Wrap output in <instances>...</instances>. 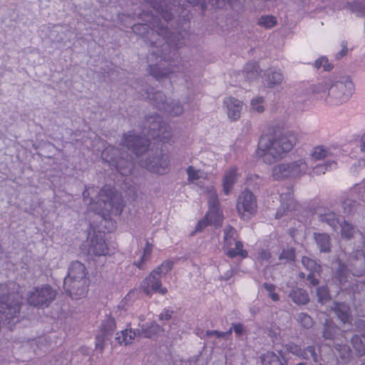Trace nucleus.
Listing matches in <instances>:
<instances>
[{
  "mask_svg": "<svg viewBox=\"0 0 365 365\" xmlns=\"http://www.w3.org/2000/svg\"><path fill=\"white\" fill-rule=\"evenodd\" d=\"M237 178L238 173L236 168H230L225 172L222 179V191L225 195H230Z\"/></svg>",
  "mask_w": 365,
  "mask_h": 365,
  "instance_id": "nucleus-23",
  "label": "nucleus"
},
{
  "mask_svg": "<svg viewBox=\"0 0 365 365\" xmlns=\"http://www.w3.org/2000/svg\"><path fill=\"white\" fill-rule=\"evenodd\" d=\"M250 108L252 110L256 111L259 113L264 112L265 109L264 98L262 97H257L252 99L250 102Z\"/></svg>",
  "mask_w": 365,
  "mask_h": 365,
  "instance_id": "nucleus-48",
  "label": "nucleus"
},
{
  "mask_svg": "<svg viewBox=\"0 0 365 365\" xmlns=\"http://www.w3.org/2000/svg\"><path fill=\"white\" fill-rule=\"evenodd\" d=\"M351 343L353 346L359 356L365 354V341L361 337L359 336H354L351 339Z\"/></svg>",
  "mask_w": 365,
  "mask_h": 365,
  "instance_id": "nucleus-43",
  "label": "nucleus"
},
{
  "mask_svg": "<svg viewBox=\"0 0 365 365\" xmlns=\"http://www.w3.org/2000/svg\"><path fill=\"white\" fill-rule=\"evenodd\" d=\"M279 259L286 262H293L295 259V251L294 248H287L282 250L279 257Z\"/></svg>",
  "mask_w": 365,
  "mask_h": 365,
  "instance_id": "nucleus-52",
  "label": "nucleus"
},
{
  "mask_svg": "<svg viewBox=\"0 0 365 365\" xmlns=\"http://www.w3.org/2000/svg\"><path fill=\"white\" fill-rule=\"evenodd\" d=\"M224 232L225 247L232 246L233 242L237 241L235 240L236 230L233 227L228 226L225 229Z\"/></svg>",
  "mask_w": 365,
  "mask_h": 365,
  "instance_id": "nucleus-44",
  "label": "nucleus"
},
{
  "mask_svg": "<svg viewBox=\"0 0 365 365\" xmlns=\"http://www.w3.org/2000/svg\"><path fill=\"white\" fill-rule=\"evenodd\" d=\"M297 321L306 329H309L313 325L312 317L303 312L299 313L297 315Z\"/></svg>",
  "mask_w": 365,
  "mask_h": 365,
  "instance_id": "nucleus-51",
  "label": "nucleus"
},
{
  "mask_svg": "<svg viewBox=\"0 0 365 365\" xmlns=\"http://www.w3.org/2000/svg\"><path fill=\"white\" fill-rule=\"evenodd\" d=\"M283 80L282 73L277 69L269 68L266 71L264 74V81L268 86L273 87L275 85L280 84Z\"/></svg>",
  "mask_w": 365,
  "mask_h": 365,
  "instance_id": "nucleus-29",
  "label": "nucleus"
},
{
  "mask_svg": "<svg viewBox=\"0 0 365 365\" xmlns=\"http://www.w3.org/2000/svg\"><path fill=\"white\" fill-rule=\"evenodd\" d=\"M315 242L321 252H329L330 251V237L326 233H315Z\"/></svg>",
  "mask_w": 365,
  "mask_h": 365,
  "instance_id": "nucleus-31",
  "label": "nucleus"
},
{
  "mask_svg": "<svg viewBox=\"0 0 365 365\" xmlns=\"http://www.w3.org/2000/svg\"><path fill=\"white\" fill-rule=\"evenodd\" d=\"M86 275L85 265L78 261L73 262L68 267V274L64 281L70 282L71 280L88 279Z\"/></svg>",
  "mask_w": 365,
  "mask_h": 365,
  "instance_id": "nucleus-20",
  "label": "nucleus"
},
{
  "mask_svg": "<svg viewBox=\"0 0 365 365\" xmlns=\"http://www.w3.org/2000/svg\"><path fill=\"white\" fill-rule=\"evenodd\" d=\"M149 19L145 24H136L132 27L133 31L137 35L153 38L157 35L161 36L158 41H150L152 50L148 56L150 74L157 80L170 76V74L178 72V68L171 62V58L175 55L176 50L185 44L184 36L182 34H175L169 32L168 29L163 25L158 16H148Z\"/></svg>",
  "mask_w": 365,
  "mask_h": 365,
  "instance_id": "nucleus-1",
  "label": "nucleus"
},
{
  "mask_svg": "<svg viewBox=\"0 0 365 365\" xmlns=\"http://www.w3.org/2000/svg\"><path fill=\"white\" fill-rule=\"evenodd\" d=\"M336 349L338 351L342 359L346 360L350 358L351 349L346 344H336Z\"/></svg>",
  "mask_w": 365,
  "mask_h": 365,
  "instance_id": "nucleus-53",
  "label": "nucleus"
},
{
  "mask_svg": "<svg viewBox=\"0 0 365 365\" xmlns=\"http://www.w3.org/2000/svg\"><path fill=\"white\" fill-rule=\"evenodd\" d=\"M348 261L351 267L352 274L349 273L346 265L339 262L336 278L341 286L354 291V284L351 281L352 275L361 276L365 274V255L362 250H356L350 255Z\"/></svg>",
  "mask_w": 365,
  "mask_h": 365,
  "instance_id": "nucleus-7",
  "label": "nucleus"
},
{
  "mask_svg": "<svg viewBox=\"0 0 365 365\" xmlns=\"http://www.w3.org/2000/svg\"><path fill=\"white\" fill-rule=\"evenodd\" d=\"M64 281L63 288L66 292L73 299H78L86 296L89 284L88 279Z\"/></svg>",
  "mask_w": 365,
  "mask_h": 365,
  "instance_id": "nucleus-15",
  "label": "nucleus"
},
{
  "mask_svg": "<svg viewBox=\"0 0 365 365\" xmlns=\"http://www.w3.org/2000/svg\"><path fill=\"white\" fill-rule=\"evenodd\" d=\"M232 330L237 335L240 336L243 334L245 329L242 324H233L232 327L227 331L208 330L206 331V336L208 337L215 336L216 338H222L227 339L231 335Z\"/></svg>",
  "mask_w": 365,
  "mask_h": 365,
  "instance_id": "nucleus-24",
  "label": "nucleus"
},
{
  "mask_svg": "<svg viewBox=\"0 0 365 365\" xmlns=\"http://www.w3.org/2000/svg\"><path fill=\"white\" fill-rule=\"evenodd\" d=\"M121 145L126 148L130 154L128 153L125 157L118 148L109 146L102 152V158L121 175H128L133 169V155L138 157L147 151L149 140L147 138L136 135L133 131H129L123 135Z\"/></svg>",
  "mask_w": 365,
  "mask_h": 365,
  "instance_id": "nucleus-2",
  "label": "nucleus"
},
{
  "mask_svg": "<svg viewBox=\"0 0 365 365\" xmlns=\"http://www.w3.org/2000/svg\"><path fill=\"white\" fill-rule=\"evenodd\" d=\"M207 193L209 210L220 209L217 193L213 186H208L205 189Z\"/></svg>",
  "mask_w": 365,
  "mask_h": 365,
  "instance_id": "nucleus-34",
  "label": "nucleus"
},
{
  "mask_svg": "<svg viewBox=\"0 0 365 365\" xmlns=\"http://www.w3.org/2000/svg\"><path fill=\"white\" fill-rule=\"evenodd\" d=\"M243 73L248 81H252L257 78L260 73L259 65L255 62L248 63L245 66Z\"/></svg>",
  "mask_w": 365,
  "mask_h": 365,
  "instance_id": "nucleus-35",
  "label": "nucleus"
},
{
  "mask_svg": "<svg viewBox=\"0 0 365 365\" xmlns=\"http://www.w3.org/2000/svg\"><path fill=\"white\" fill-rule=\"evenodd\" d=\"M286 350L301 358H306L304 352H302L303 349L301 347L294 343H289L285 345Z\"/></svg>",
  "mask_w": 365,
  "mask_h": 365,
  "instance_id": "nucleus-50",
  "label": "nucleus"
},
{
  "mask_svg": "<svg viewBox=\"0 0 365 365\" xmlns=\"http://www.w3.org/2000/svg\"><path fill=\"white\" fill-rule=\"evenodd\" d=\"M257 24L266 29H269L276 26L277 19L272 15H264L258 19Z\"/></svg>",
  "mask_w": 365,
  "mask_h": 365,
  "instance_id": "nucleus-40",
  "label": "nucleus"
},
{
  "mask_svg": "<svg viewBox=\"0 0 365 365\" xmlns=\"http://www.w3.org/2000/svg\"><path fill=\"white\" fill-rule=\"evenodd\" d=\"M233 245L230 247H225L227 249V255L230 258L235 257H240L242 258H246L247 257V252L243 249V245L240 241H235Z\"/></svg>",
  "mask_w": 365,
  "mask_h": 365,
  "instance_id": "nucleus-30",
  "label": "nucleus"
},
{
  "mask_svg": "<svg viewBox=\"0 0 365 365\" xmlns=\"http://www.w3.org/2000/svg\"><path fill=\"white\" fill-rule=\"evenodd\" d=\"M56 297V292L49 285L36 287L27 295L29 304L37 307H48Z\"/></svg>",
  "mask_w": 365,
  "mask_h": 365,
  "instance_id": "nucleus-13",
  "label": "nucleus"
},
{
  "mask_svg": "<svg viewBox=\"0 0 365 365\" xmlns=\"http://www.w3.org/2000/svg\"><path fill=\"white\" fill-rule=\"evenodd\" d=\"M310 168L308 158L299 157L290 162L274 165L272 169V175L275 180L299 178L309 173Z\"/></svg>",
  "mask_w": 365,
  "mask_h": 365,
  "instance_id": "nucleus-8",
  "label": "nucleus"
},
{
  "mask_svg": "<svg viewBox=\"0 0 365 365\" xmlns=\"http://www.w3.org/2000/svg\"><path fill=\"white\" fill-rule=\"evenodd\" d=\"M260 359L262 365H284L286 363L281 352L267 351L262 354Z\"/></svg>",
  "mask_w": 365,
  "mask_h": 365,
  "instance_id": "nucleus-25",
  "label": "nucleus"
},
{
  "mask_svg": "<svg viewBox=\"0 0 365 365\" xmlns=\"http://www.w3.org/2000/svg\"><path fill=\"white\" fill-rule=\"evenodd\" d=\"M332 310L342 323H349L350 309L346 304L336 302L334 303V306L332 307Z\"/></svg>",
  "mask_w": 365,
  "mask_h": 365,
  "instance_id": "nucleus-28",
  "label": "nucleus"
},
{
  "mask_svg": "<svg viewBox=\"0 0 365 365\" xmlns=\"http://www.w3.org/2000/svg\"><path fill=\"white\" fill-rule=\"evenodd\" d=\"M341 50L336 54V58H340L344 57L347 54L348 48H347V42L344 41L341 42Z\"/></svg>",
  "mask_w": 365,
  "mask_h": 365,
  "instance_id": "nucleus-58",
  "label": "nucleus"
},
{
  "mask_svg": "<svg viewBox=\"0 0 365 365\" xmlns=\"http://www.w3.org/2000/svg\"><path fill=\"white\" fill-rule=\"evenodd\" d=\"M339 227H340L341 236L344 239H351L356 232L355 227L343 219Z\"/></svg>",
  "mask_w": 365,
  "mask_h": 365,
  "instance_id": "nucleus-37",
  "label": "nucleus"
},
{
  "mask_svg": "<svg viewBox=\"0 0 365 365\" xmlns=\"http://www.w3.org/2000/svg\"><path fill=\"white\" fill-rule=\"evenodd\" d=\"M302 263L307 270L310 271V273L319 272L321 269L320 265L315 260L307 257H302Z\"/></svg>",
  "mask_w": 365,
  "mask_h": 365,
  "instance_id": "nucleus-42",
  "label": "nucleus"
},
{
  "mask_svg": "<svg viewBox=\"0 0 365 365\" xmlns=\"http://www.w3.org/2000/svg\"><path fill=\"white\" fill-rule=\"evenodd\" d=\"M236 210L242 219L249 220L253 216L257 210V201L256 196L249 190H245L239 195Z\"/></svg>",
  "mask_w": 365,
  "mask_h": 365,
  "instance_id": "nucleus-12",
  "label": "nucleus"
},
{
  "mask_svg": "<svg viewBox=\"0 0 365 365\" xmlns=\"http://www.w3.org/2000/svg\"><path fill=\"white\" fill-rule=\"evenodd\" d=\"M307 280L313 286H316L319 284V280L314 277V273H309L307 276Z\"/></svg>",
  "mask_w": 365,
  "mask_h": 365,
  "instance_id": "nucleus-64",
  "label": "nucleus"
},
{
  "mask_svg": "<svg viewBox=\"0 0 365 365\" xmlns=\"http://www.w3.org/2000/svg\"><path fill=\"white\" fill-rule=\"evenodd\" d=\"M153 250V246L148 242H146L145 247L143 250V256L140 257V259L135 262V264L140 269L143 267V263L147 261L151 255Z\"/></svg>",
  "mask_w": 365,
  "mask_h": 365,
  "instance_id": "nucleus-47",
  "label": "nucleus"
},
{
  "mask_svg": "<svg viewBox=\"0 0 365 365\" xmlns=\"http://www.w3.org/2000/svg\"><path fill=\"white\" fill-rule=\"evenodd\" d=\"M146 91L140 96L143 98H148L151 103L160 110L170 116H178L183 113V106L178 101H168L165 95L160 91Z\"/></svg>",
  "mask_w": 365,
  "mask_h": 365,
  "instance_id": "nucleus-10",
  "label": "nucleus"
},
{
  "mask_svg": "<svg viewBox=\"0 0 365 365\" xmlns=\"http://www.w3.org/2000/svg\"><path fill=\"white\" fill-rule=\"evenodd\" d=\"M93 192H96V190H95V187H88V188H86L85 190L83 191V200L85 201L86 203L88 202V200H89V197H90V195L91 193H93Z\"/></svg>",
  "mask_w": 365,
  "mask_h": 365,
  "instance_id": "nucleus-59",
  "label": "nucleus"
},
{
  "mask_svg": "<svg viewBox=\"0 0 365 365\" xmlns=\"http://www.w3.org/2000/svg\"><path fill=\"white\" fill-rule=\"evenodd\" d=\"M336 167V163L334 161H327L313 167L312 171L314 174L321 175L324 174L327 171L334 169Z\"/></svg>",
  "mask_w": 365,
  "mask_h": 365,
  "instance_id": "nucleus-41",
  "label": "nucleus"
},
{
  "mask_svg": "<svg viewBox=\"0 0 365 365\" xmlns=\"http://www.w3.org/2000/svg\"><path fill=\"white\" fill-rule=\"evenodd\" d=\"M297 141V135L292 131L264 135L258 144V155L265 163L271 164L284 158Z\"/></svg>",
  "mask_w": 365,
  "mask_h": 365,
  "instance_id": "nucleus-3",
  "label": "nucleus"
},
{
  "mask_svg": "<svg viewBox=\"0 0 365 365\" xmlns=\"http://www.w3.org/2000/svg\"><path fill=\"white\" fill-rule=\"evenodd\" d=\"M140 165L152 173L163 175L168 172L169 165L168 156L164 154H157L142 161Z\"/></svg>",
  "mask_w": 365,
  "mask_h": 365,
  "instance_id": "nucleus-14",
  "label": "nucleus"
},
{
  "mask_svg": "<svg viewBox=\"0 0 365 365\" xmlns=\"http://www.w3.org/2000/svg\"><path fill=\"white\" fill-rule=\"evenodd\" d=\"M359 167V168H364L365 167V160L364 159H361V160H359L357 163L354 164L351 168V171L355 174L356 173V167Z\"/></svg>",
  "mask_w": 365,
  "mask_h": 365,
  "instance_id": "nucleus-62",
  "label": "nucleus"
},
{
  "mask_svg": "<svg viewBox=\"0 0 365 365\" xmlns=\"http://www.w3.org/2000/svg\"><path fill=\"white\" fill-rule=\"evenodd\" d=\"M289 297L297 304H306L309 301L307 292L300 288L292 289L289 293Z\"/></svg>",
  "mask_w": 365,
  "mask_h": 365,
  "instance_id": "nucleus-32",
  "label": "nucleus"
},
{
  "mask_svg": "<svg viewBox=\"0 0 365 365\" xmlns=\"http://www.w3.org/2000/svg\"><path fill=\"white\" fill-rule=\"evenodd\" d=\"M21 297L18 292H9L6 284H0V323L11 329L19 313Z\"/></svg>",
  "mask_w": 365,
  "mask_h": 365,
  "instance_id": "nucleus-6",
  "label": "nucleus"
},
{
  "mask_svg": "<svg viewBox=\"0 0 365 365\" xmlns=\"http://www.w3.org/2000/svg\"><path fill=\"white\" fill-rule=\"evenodd\" d=\"M130 326V324L127 323V327ZM138 335H140L139 331L127 327L115 334V341L119 345L127 346L131 344Z\"/></svg>",
  "mask_w": 365,
  "mask_h": 365,
  "instance_id": "nucleus-21",
  "label": "nucleus"
},
{
  "mask_svg": "<svg viewBox=\"0 0 365 365\" xmlns=\"http://www.w3.org/2000/svg\"><path fill=\"white\" fill-rule=\"evenodd\" d=\"M88 210L101 216L105 222H109L110 216L121 214L123 200L113 188L105 186L98 192L97 200L89 202Z\"/></svg>",
  "mask_w": 365,
  "mask_h": 365,
  "instance_id": "nucleus-5",
  "label": "nucleus"
},
{
  "mask_svg": "<svg viewBox=\"0 0 365 365\" xmlns=\"http://www.w3.org/2000/svg\"><path fill=\"white\" fill-rule=\"evenodd\" d=\"M187 180L190 183L197 184V181L203 178L204 173L200 170L195 169L193 166H189L186 169Z\"/></svg>",
  "mask_w": 365,
  "mask_h": 365,
  "instance_id": "nucleus-39",
  "label": "nucleus"
},
{
  "mask_svg": "<svg viewBox=\"0 0 365 365\" xmlns=\"http://www.w3.org/2000/svg\"><path fill=\"white\" fill-rule=\"evenodd\" d=\"M354 91V84L349 76L329 78L314 86L313 92L325 97L329 106H338L347 102Z\"/></svg>",
  "mask_w": 365,
  "mask_h": 365,
  "instance_id": "nucleus-4",
  "label": "nucleus"
},
{
  "mask_svg": "<svg viewBox=\"0 0 365 365\" xmlns=\"http://www.w3.org/2000/svg\"><path fill=\"white\" fill-rule=\"evenodd\" d=\"M160 277L152 272L141 283L140 289L146 295L158 292L165 295L168 292L165 287H162Z\"/></svg>",
  "mask_w": 365,
  "mask_h": 365,
  "instance_id": "nucleus-16",
  "label": "nucleus"
},
{
  "mask_svg": "<svg viewBox=\"0 0 365 365\" xmlns=\"http://www.w3.org/2000/svg\"><path fill=\"white\" fill-rule=\"evenodd\" d=\"M173 314V311L164 309L162 312L159 314L158 319L161 322H167L172 319V316Z\"/></svg>",
  "mask_w": 365,
  "mask_h": 365,
  "instance_id": "nucleus-56",
  "label": "nucleus"
},
{
  "mask_svg": "<svg viewBox=\"0 0 365 365\" xmlns=\"http://www.w3.org/2000/svg\"><path fill=\"white\" fill-rule=\"evenodd\" d=\"M339 334V329L334 325L333 322L329 319H327L324 323V328L323 331V336L326 339H335Z\"/></svg>",
  "mask_w": 365,
  "mask_h": 365,
  "instance_id": "nucleus-33",
  "label": "nucleus"
},
{
  "mask_svg": "<svg viewBox=\"0 0 365 365\" xmlns=\"http://www.w3.org/2000/svg\"><path fill=\"white\" fill-rule=\"evenodd\" d=\"M357 329L359 331L363 332V337L365 340V320L360 319L357 322L356 324Z\"/></svg>",
  "mask_w": 365,
  "mask_h": 365,
  "instance_id": "nucleus-61",
  "label": "nucleus"
},
{
  "mask_svg": "<svg viewBox=\"0 0 365 365\" xmlns=\"http://www.w3.org/2000/svg\"><path fill=\"white\" fill-rule=\"evenodd\" d=\"M126 311L118 309L111 314H106L100 326V333L96 336V349L102 352L106 342L110 339L116 329L117 324L123 321L126 316Z\"/></svg>",
  "mask_w": 365,
  "mask_h": 365,
  "instance_id": "nucleus-9",
  "label": "nucleus"
},
{
  "mask_svg": "<svg viewBox=\"0 0 365 365\" xmlns=\"http://www.w3.org/2000/svg\"><path fill=\"white\" fill-rule=\"evenodd\" d=\"M281 205L276 213V218H280L285 213L296 207V202L293 198L292 189L288 188L285 192L280 195Z\"/></svg>",
  "mask_w": 365,
  "mask_h": 365,
  "instance_id": "nucleus-18",
  "label": "nucleus"
},
{
  "mask_svg": "<svg viewBox=\"0 0 365 365\" xmlns=\"http://www.w3.org/2000/svg\"><path fill=\"white\" fill-rule=\"evenodd\" d=\"M346 9L358 16L365 17V1H346Z\"/></svg>",
  "mask_w": 365,
  "mask_h": 365,
  "instance_id": "nucleus-36",
  "label": "nucleus"
},
{
  "mask_svg": "<svg viewBox=\"0 0 365 365\" xmlns=\"http://www.w3.org/2000/svg\"><path fill=\"white\" fill-rule=\"evenodd\" d=\"M344 213L346 215H351L355 213L357 210L358 204L356 201L347 199L342 204Z\"/></svg>",
  "mask_w": 365,
  "mask_h": 365,
  "instance_id": "nucleus-45",
  "label": "nucleus"
},
{
  "mask_svg": "<svg viewBox=\"0 0 365 365\" xmlns=\"http://www.w3.org/2000/svg\"><path fill=\"white\" fill-rule=\"evenodd\" d=\"M270 257V252L267 250H262V252L259 253V257L262 261H269Z\"/></svg>",
  "mask_w": 365,
  "mask_h": 365,
  "instance_id": "nucleus-63",
  "label": "nucleus"
},
{
  "mask_svg": "<svg viewBox=\"0 0 365 365\" xmlns=\"http://www.w3.org/2000/svg\"><path fill=\"white\" fill-rule=\"evenodd\" d=\"M173 265V264L171 261H165L153 272L161 278L167 274V273L172 269Z\"/></svg>",
  "mask_w": 365,
  "mask_h": 365,
  "instance_id": "nucleus-46",
  "label": "nucleus"
},
{
  "mask_svg": "<svg viewBox=\"0 0 365 365\" xmlns=\"http://www.w3.org/2000/svg\"><path fill=\"white\" fill-rule=\"evenodd\" d=\"M318 302L323 304L328 302L330 299L329 293L327 286H321L317 289Z\"/></svg>",
  "mask_w": 365,
  "mask_h": 365,
  "instance_id": "nucleus-49",
  "label": "nucleus"
},
{
  "mask_svg": "<svg viewBox=\"0 0 365 365\" xmlns=\"http://www.w3.org/2000/svg\"><path fill=\"white\" fill-rule=\"evenodd\" d=\"M88 251L96 256H105L108 253V248L103 236H96L91 240Z\"/></svg>",
  "mask_w": 365,
  "mask_h": 365,
  "instance_id": "nucleus-22",
  "label": "nucleus"
},
{
  "mask_svg": "<svg viewBox=\"0 0 365 365\" xmlns=\"http://www.w3.org/2000/svg\"><path fill=\"white\" fill-rule=\"evenodd\" d=\"M314 66L317 68H319L321 67H324V70L329 71L331 69L330 65L328 63V59L326 57H320L317 59L314 62Z\"/></svg>",
  "mask_w": 365,
  "mask_h": 365,
  "instance_id": "nucleus-54",
  "label": "nucleus"
},
{
  "mask_svg": "<svg viewBox=\"0 0 365 365\" xmlns=\"http://www.w3.org/2000/svg\"><path fill=\"white\" fill-rule=\"evenodd\" d=\"M354 191H359V196L365 202V187H362V185H356L354 188Z\"/></svg>",
  "mask_w": 365,
  "mask_h": 365,
  "instance_id": "nucleus-60",
  "label": "nucleus"
},
{
  "mask_svg": "<svg viewBox=\"0 0 365 365\" xmlns=\"http://www.w3.org/2000/svg\"><path fill=\"white\" fill-rule=\"evenodd\" d=\"M319 219L322 222L327 224L334 230L339 228L342 219L338 217L334 212L325 211L324 213L319 215Z\"/></svg>",
  "mask_w": 365,
  "mask_h": 365,
  "instance_id": "nucleus-26",
  "label": "nucleus"
},
{
  "mask_svg": "<svg viewBox=\"0 0 365 365\" xmlns=\"http://www.w3.org/2000/svg\"><path fill=\"white\" fill-rule=\"evenodd\" d=\"M145 126L147 134L153 138L168 142L172 137L171 128L167 125L159 115H150L146 118Z\"/></svg>",
  "mask_w": 365,
  "mask_h": 365,
  "instance_id": "nucleus-11",
  "label": "nucleus"
},
{
  "mask_svg": "<svg viewBox=\"0 0 365 365\" xmlns=\"http://www.w3.org/2000/svg\"><path fill=\"white\" fill-rule=\"evenodd\" d=\"M332 153L330 149L319 145L315 147L312 153L311 156L314 160H319L331 155Z\"/></svg>",
  "mask_w": 365,
  "mask_h": 365,
  "instance_id": "nucleus-38",
  "label": "nucleus"
},
{
  "mask_svg": "<svg viewBox=\"0 0 365 365\" xmlns=\"http://www.w3.org/2000/svg\"><path fill=\"white\" fill-rule=\"evenodd\" d=\"M302 352L305 353L306 358L304 359H309L312 358L314 361H317V355L315 351V347L313 346H309L307 347L305 349H303Z\"/></svg>",
  "mask_w": 365,
  "mask_h": 365,
  "instance_id": "nucleus-55",
  "label": "nucleus"
},
{
  "mask_svg": "<svg viewBox=\"0 0 365 365\" xmlns=\"http://www.w3.org/2000/svg\"><path fill=\"white\" fill-rule=\"evenodd\" d=\"M223 102L227 108L228 118L232 120L239 119L243 108V103L233 97L226 98Z\"/></svg>",
  "mask_w": 365,
  "mask_h": 365,
  "instance_id": "nucleus-19",
  "label": "nucleus"
},
{
  "mask_svg": "<svg viewBox=\"0 0 365 365\" xmlns=\"http://www.w3.org/2000/svg\"><path fill=\"white\" fill-rule=\"evenodd\" d=\"M163 331V328L156 322L147 323L141 327L140 334L146 338H154Z\"/></svg>",
  "mask_w": 365,
  "mask_h": 365,
  "instance_id": "nucleus-27",
  "label": "nucleus"
},
{
  "mask_svg": "<svg viewBox=\"0 0 365 365\" xmlns=\"http://www.w3.org/2000/svg\"><path fill=\"white\" fill-rule=\"evenodd\" d=\"M222 220V215L220 209L209 210L205 218L198 222L195 227V232L202 230L208 225L220 226Z\"/></svg>",
  "mask_w": 365,
  "mask_h": 365,
  "instance_id": "nucleus-17",
  "label": "nucleus"
},
{
  "mask_svg": "<svg viewBox=\"0 0 365 365\" xmlns=\"http://www.w3.org/2000/svg\"><path fill=\"white\" fill-rule=\"evenodd\" d=\"M159 16L164 19L165 21L168 22L173 18V14L168 10L165 11H158Z\"/></svg>",
  "mask_w": 365,
  "mask_h": 365,
  "instance_id": "nucleus-57",
  "label": "nucleus"
}]
</instances>
